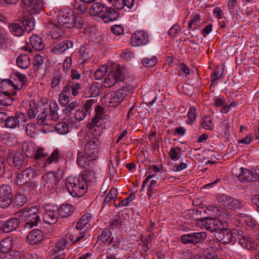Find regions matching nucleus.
<instances>
[{"mask_svg": "<svg viewBox=\"0 0 259 259\" xmlns=\"http://www.w3.org/2000/svg\"><path fill=\"white\" fill-rule=\"evenodd\" d=\"M37 207L33 206L24 207L19 210L16 214L25 222L24 225V230H27L37 226L40 222Z\"/></svg>", "mask_w": 259, "mask_h": 259, "instance_id": "nucleus-1", "label": "nucleus"}, {"mask_svg": "<svg viewBox=\"0 0 259 259\" xmlns=\"http://www.w3.org/2000/svg\"><path fill=\"white\" fill-rule=\"evenodd\" d=\"M124 78V69L122 67L115 63H109L108 73L104 78V86L106 88H110L116 83L123 82Z\"/></svg>", "mask_w": 259, "mask_h": 259, "instance_id": "nucleus-2", "label": "nucleus"}, {"mask_svg": "<svg viewBox=\"0 0 259 259\" xmlns=\"http://www.w3.org/2000/svg\"><path fill=\"white\" fill-rule=\"evenodd\" d=\"M59 106L55 101L50 102L49 108H46L37 116L38 123H44L43 131L46 132V127L49 125L50 120L56 121L59 119Z\"/></svg>", "mask_w": 259, "mask_h": 259, "instance_id": "nucleus-3", "label": "nucleus"}, {"mask_svg": "<svg viewBox=\"0 0 259 259\" xmlns=\"http://www.w3.org/2000/svg\"><path fill=\"white\" fill-rule=\"evenodd\" d=\"M34 20L31 16H24L17 22L10 23L9 28L11 33L17 37L22 36L25 30L30 31L34 28Z\"/></svg>", "mask_w": 259, "mask_h": 259, "instance_id": "nucleus-4", "label": "nucleus"}, {"mask_svg": "<svg viewBox=\"0 0 259 259\" xmlns=\"http://www.w3.org/2000/svg\"><path fill=\"white\" fill-rule=\"evenodd\" d=\"M232 239L238 240L240 245L244 248L249 250H255L257 248V243L253 238L250 237L247 233L240 228L232 229Z\"/></svg>", "mask_w": 259, "mask_h": 259, "instance_id": "nucleus-5", "label": "nucleus"}, {"mask_svg": "<svg viewBox=\"0 0 259 259\" xmlns=\"http://www.w3.org/2000/svg\"><path fill=\"white\" fill-rule=\"evenodd\" d=\"M129 87H124L116 92H113L106 95L103 99L105 105L115 107L120 104L128 95Z\"/></svg>", "mask_w": 259, "mask_h": 259, "instance_id": "nucleus-6", "label": "nucleus"}, {"mask_svg": "<svg viewBox=\"0 0 259 259\" xmlns=\"http://www.w3.org/2000/svg\"><path fill=\"white\" fill-rule=\"evenodd\" d=\"M66 187L69 194L73 197L82 196L88 188L80 178L78 179L71 177L67 179Z\"/></svg>", "mask_w": 259, "mask_h": 259, "instance_id": "nucleus-7", "label": "nucleus"}, {"mask_svg": "<svg viewBox=\"0 0 259 259\" xmlns=\"http://www.w3.org/2000/svg\"><path fill=\"white\" fill-rule=\"evenodd\" d=\"M63 167H59L55 172L49 171L42 176V184L45 187L52 190L56 187L63 176Z\"/></svg>", "mask_w": 259, "mask_h": 259, "instance_id": "nucleus-8", "label": "nucleus"}, {"mask_svg": "<svg viewBox=\"0 0 259 259\" xmlns=\"http://www.w3.org/2000/svg\"><path fill=\"white\" fill-rule=\"evenodd\" d=\"M28 157L21 152L11 151L8 152L6 160L10 166H14L16 169H19L27 164Z\"/></svg>", "mask_w": 259, "mask_h": 259, "instance_id": "nucleus-9", "label": "nucleus"}, {"mask_svg": "<svg viewBox=\"0 0 259 259\" xmlns=\"http://www.w3.org/2000/svg\"><path fill=\"white\" fill-rule=\"evenodd\" d=\"M74 18V12L69 8L62 9L57 13V19L58 24L66 28H72Z\"/></svg>", "mask_w": 259, "mask_h": 259, "instance_id": "nucleus-10", "label": "nucleus"}, {"mask_svg": "<svg viewBox=\"0 0 259 259\" xmlns=\"http://www.w3.org/2000/svg\"><path fill=\"white\" fill-rule=\"evenodd\" d=\"M36 176V169L28 167L20 172H16L14 182L18 185H24L29 183Z\"/></svg>", "mask_w": 259, "mask_h": 259, "instance_id": "nucleus-11", "label": "nucleus"}, {"mask_svg": "<svg viewBox=\"0 0 259 259\" xmlns=\"http://www.w3.org/2000/svg\"><path fill=\"white\" fill-rule=\"evenodd\" d=\"M97 101L95 99H90L82 102L75 112V119L78 121H82L88 115L90 116L93 106Z\"/></svg>", "mask_w": 259, "mask_h": 259, "instance_id": "nucleus-12", "label": "nucleus"}, {"mask_svg": "<svg viewBox=\"0 0 259 259\" xmlns=\"http://www.w3.org/2000/svg\"><path fill=\"white\" fill-rule=\"evenodd\" d=\"M13 192L11 186L8 184H3L0 186V207L7 208L12 204Z\"/></svg>", "mask_w": 259, "mask_h": 259, "instance_id": "nucleus-13", "label": "nucleus"}, {"mask_svg": "<svg viewBox=\"0 0 259 259\" xmlns=\"http://www.w3.org/2000/svg\"><path fill=\"white\" fill-rule=\"evenodd\" d=\"M206 238L204 232H195L183 234L180 237V241L183 244H192L196 245L203 241Z\"/></svg>", "mask_w": 259, "mask_h": 259, "instance_id": "nucleus-14", "label": "nucleus"}, {"mask_svg": "<svg viewBox=\"0 0 259 259\" xmlns=\"http://www.w3.org/2000/svg\"><path fill=\"white\" fill-rule=\"evenodd\" d=\"M21 8L30 15L37 14L44 9L42 0H22Z\"/></svg>", "mask_w": 259, "mask_h": 259, "instance_id": "nucleus-15", "label": "nucleus"}, {"mask_svg": "<svg viewBox=\"0 0 259 259\" xmlns=\"http://www.w3.org/2000/svg\"><path fill=\"white\" fill-rule=\"evenodd\" d=\"M96 158L86 154L82 151L78 150L76 159L77 165L82 168H90L95 166V160Z\"/></svg>", "mask_w": 259, "mask_h": 259, "instance_id": "nucleus-16", "label": "nucleus"}, {"mask_svg": "<svg viewBox=\"0 0 259 259\" xmlns=\"http://www.w3.org/2000/svg\"><path fill=\"white\" fill-rule=\"evenodd\" d=\"M84 169V170L81 172L79 178L88 187L91 182L97 178L99 169L97 165L90 167L89 169Z\"/></svg>", "mask_w": 259, "mask_h": 259, "instance_id": "nucleus-17", "label": "nucleus"}, {"mask_svg": "<svg viewBox=\"0 0 259 259\" xmlns=\"http://www.w3.org/2000/svg\"><path fill=\"white\" fill-rule=\"evenodd\" d=\"M131 41L133 46H143L149 42V35L145 31L137 30L132 34Z\"/></svg>", "mask_w": 259, "mask_h": 259, "instance_id": "nucleus-18", "label": "nucleus"}, {"mask_svg": "<svg viewBox=\"0 0 259 259\" xmlns=\"http://www.w3.org/2000/svg\"><path fill=\"white\" fill-rule=\"evenodd\" d=\"M30 185H27L24 186L23 191V194L20 193H17L13 196L12 204L14 208H19L23 206L27 201V198L25 195L28 194V192L31 188Z\"/></svg>", "mask_w": 259, "mask_h": 259, "instance_id": "nucleus-19", "label": "nucleus"}, {"mask_svg": "<svg viewBox=\"0 0 259 259\" xmlns=\"http://www.w3.org/2000/svg\"><path fill=\"white\" fill-rule=\"evenodd\" d=\"M202 225L205 229L213 235L223 228L224 224L218 219L206 218L202 221Z\"/></svg>", "mask_w": 259, "mask_h": 259, "instance_id": "nucleus-20", "label": "nucleus"}, {"mask_svg": "<svg viewBox=\"0 0 259 259\" xmlns=\"http://www.w3.org/2000/svg\"><path fill=\"white\" fill-rule=\"evenodd\" d=\"M214 236L219 241L224 244L230 243L233 240L231 230L225 227V225L223 228L214 235Z\"/></svg>", "mask_w": 259, "mask_h": 259, "instance_id": "nucleus-21", "label": "nucleus"}, {"mask_svg": "<svg viewBox=\"0 0 259 259\" xmlns=\"http://www.w3.org/2000/svg\"><path fill=\"white\" fill-rule=\"evenodd\" d=\"M99 141L96 138L89 140L85 145L83 152L97 159L98 155Z\"/></svg>", "mask_w": 259, "mask_h": 259, "instance_id": "nucleus-22", "label": "nucleus"}, {"mask_svg": "<svg viewBox=\"0 0 259 259\" xmlns=\"http://www.w3.org/2000/svg\"><path fill=\"white\" fill-rule=\"evenodd\" d=\"M20 220L18 218H11L8 219L3 225H0V228L4 233H10L15 231L20 225Z\"/></svg>", "mask_w": 259, "mask_h": 259, "instance_id": "nucleus-23", "label": "nucleus"}, {"mask_svg": "<svg viewBox=\"0 0 259 259\" xmlns=\"http://www.w3.org/2000/svg\"><path fill=\"white\" fill-rule=\"evenodd\" d=\"M73 42L69 39H65L55 45L51 50L52 53L56 55L63 53L66 50L72 48Z\"/></svg>", "mask_w": 259, "mask_h": 259, "instance_id": "nucleus-24", "label": "nucleus"}, {"mask_svg": "<svg viewBox=\"0 0 259 259\" xmlns=\"http://www.w3.org/2000/svg\"><path fill=\"white\" fill-rule=\"evenodd\" d=\"M18 88L14 84V83L10 79H4L0 83V92L1 93H5L11 94L13 96H15L17 94V91Z\"/></svg>", "mask_w": 259, "mask_h": 259, "instance_id": "nucleus-25", "label": "nucleus"}, {"mask_svg": "<svg viewBox=\"0 0 259 259\" xmlns=\"http://www.w3.org/2000/svg\"><path fill=\"white\" fill-rule=\"evenodd\" d=\"M240 218L242 219L241 220L242 221L240 222V223H242L243 222H244V223L246 224L248 227L258 233L259 232V225L256 223L255 220H253L251 217L242 213L235 215V219L238 220Z\"/></svg>", "mask_w": 259, "mask_h": 259, "instance_id": "nucleus-26", "label": "nucleus"}, {"mask_svg": "<svg viewBox=\"0 0 259 259\" xmlns=\"http://www.w3.org/2000/svg\"><path fill=\"white\" fill-rule=\"evenodd\" d=\"M86 235L85 230L76 229L68 233L66 235L72 244H75L83 239Z\"/></svg>", "mask_w": 259, "mask_h": 259, "instance_id": "nucleus-27", "label": "nucleus"}, {"mask_svg": "<svg viewBox=\"0 0 259 259\" xmlns=\"http://www.w3.org/2000/svg\"><path fill=\"white\" fill-rule=\"evenodd\" d=\"M42 232L38 229L31 230L27 235V241L30 244H35L43 239Z\"/></svg>", "mask_w": 259, "mask_h": 259, "instance_id": "nucleus-28", "label": "nucleus"}, {"mask_svg": "<svg viewBox=\"0 0 259 259\" xmlns=\"http://www.w3.org/2000/svg\"><path fill=\"white\" fill-rule=\"evenodd\" d=\"M81 83L69 81L63 89V92L76 96L79 94V91L81 89Z\"/></svg>", "mask_w": 259, "mask_h": 259, "instance_id": "nucleus-29", "label": "nucleus"}, {"mask_svg": "<svg viewBox=\"0 0 259 259\" xmlns=\"http://www.w3.org/2000/svg\"><path fill=\"white\" fill-rule=\"evenodd\" d=\"M104 12L101 19L105 23H109L116 20L119 17V13L111 7H107V10L104 11Z\"/></svg>", "mask_w": 259, "mask_h": 259, "instance_id": "nucleus-30", "label": "nucleus"}, {"mask_svg": "<svg viewBox=\"0 0 259 259\" xmlns=\"http://www.w3.org/2000/svg\"><path fill=\"white\" fill-rule=\"evenodd\" d=\"M13 239L12 237H7L4 238L0 242V250L1 253L6 254V253H12L13 248Z\"/></svg>", "mask_w": 259, "mask_h": 259, "instance_id": "nucleus-31", "label": "nucleus"}, {"mask_svg": "<svg viewBox=\"0 0 259 259\" xmlns=\"http://www.w3.org/2000/svg\"><path fill=\"white\" fill-rule=\"evenodd\" d=\"M74 119L73 117H70L67 119V123L65 122H60L56 124L55 129L58 134L60 135H65L69 132V125L74 123Z\"/></svg>", "mask_w": 259, "mask_h": 259, "instance_id": "nucleus-32", "label": "nucleus"}, {"mask_svg": "<svg viewBox=\"0 0 259 259\" xmlns=\"http://www.w3.org/2000/svg\"><path fill=\"white\" fill-rule=\"evenodd\" d=\"M118 195L117 189L113 188L111 189L106 196L103 203V207L109 206L113 203H114Z\"/></svg>", "mask_w": 259, "mask_h": 259, "instance_id": "nucleus-33", "label": "nucleus"}, {"mask_svg": "<svg viewBox=\"0 0 259 259\" xmlns=\"http://www.w3.org/2000/svg\"><path fill=\"white\" fill-rule=\"evenodd\" d=\"M107 10V6L101 3L96 2L93 4L91 9V13L93 15L101 18L104 11Z\"/></svg>", "mask_w": 259, "mask_h": 259, "instance_id": "nucleus-34", "label": "nucleus"}, {"mask_svg": "<svg viewBox=\"0 0 259 259\" xmlns=\"http://www.w3.org/2000/svg\"><path fill=\"white\" fill-rule=\"evenodd\" d=\"M74 207L70 204H62L58 209V213L62 218H67L73 213Z\"/></svg>", "mask_w": 259, "mask_h": 259, "instance_id": "nucleus-35", "label": "nucleus"}, {"mask_svg": "<svg viewBox=\"0 0 259 259\" xmlns=\"http://www.w3.org/2000/svg\"><path fill=\"white\" fill-rule=\"evenodd\" d=\"M48 27L51 29L50 35L53 39H58L63 36L64 31L60 27L54 26L52 22L50 23Z\"/></svg>", "mask_w": 259, "mask_h": 259, "instance_id": "nucleus-36", "label": "nucleus"}, {"mask_svg": "<svg viewBox=\"0 0 259 259\" xmlns=\"http://www.w3.org/2000/svg\"><path fill=\"white\" fill-rule=\"evenodd\" d=\"M32 47L37 50L41 51L45 48V45L42 38L37 35H32L29 39Z\"/></svg>", "mask_w": 259, "mask_h": 259, "instance_id": "nucleus-37", "label": "nucleus"}, {"mask_svg": "<svg viewBox=\"0 0 259 259\" xmlns=\"http://www.w3.org/2000/svg\"><path fill=\"white\" fill-rule=\"evenodd\" d=\"M57 215L56 212L54 210H47L43 214V220L46 224H55L57 221Z\"/></svg>", "mask_w": 259, "mask_h": 259, "instance_id": "nucleus-38", "label": "nucleus"}, {"mask_svg": "<svg viewBox=\"0 0 259 259\" xmlns=\"http://www.w3.org/2000/svg\"><path fill=\"white\" fill-rule=\"evenodd\" d=\"M241 173L238 176V180L242 182L252 181L253 177L251 170L241 167Z\"/></svg>", "mask_w": 259, "mask_h": 259, "instance_id": "nucleus-39", "label": "nucleus"}, {"mask_svg": "<svg viewBox=\"0 0 259 259\" xmlns=\"http://www.w3.org/2000/svg\"><path fill=\"white\" fill-rule=\"evenodd\" d=\"M92 215L91 213H86L82 215L76 225L75 229L84 230V228L91 220Z\"/></svg>", "mask_w": 259, "mask_h": 259, "instance_id": "nucleus-40", "label": "nucleus"}, {"mask_svg": "<svg viewBox=\"0 0 259 259\" xmlns=\"http://www.w3.org/2000/svg\"><path fill=\"white\" fill-rule=\"evenodd\" d=\"M112 237V232L110 228H104L102 230L101 233L98 236V240L103 243H107Z\"/></svg>", "mask_w": 259, "mask_h": 259, "instance_id": "nucleus-41", "label": "nucleus"}, {"mask_svg": "<svg viewBox=\"0 0 259 259\" xmlns=\"http://www.w3.org/2000/svg\"><path fill=\"white\" fill-rule=\"evenodd\" d=\"M17 66L22 69H26L30 65L29 57L27 55H21L17 59Z\"/></svg>", "mask_w": 259, "mask_h": 259, "instance_id": "nucleus-42", "label": "nucleus"}, {"mask_svg": "<svg viewBox=\"0 0 259 259\" xmlns=\"http://www.w3.org/2000/svg\"><path fill=\"white\" fill-rule=\"evenodd\" d=\"M95 108V111L96 112L95 116L92 119L91 123L92 124H96L99 122V120L102 119V116L104 113V108L103 107L98 105H95L93 106Z\"/></svg>", "mask_w": 259, "mask_h": 259, "instance_id": "nucleus-43", "label": "nucleus"}, {"mask_svg": "<svg viewBox=\"0 0 259 259\" xmlns=\"http://www.w3.org/2000/svg\"><path fill=\"white\" fill-rule=\"evenodd\" d=\"M61 154L58 150H55L51 155L46 159L44 163L45 166L51 165L53 163H56L60 160Z\"/></svg>", "mask_w": 259, "mask_h": 259, "instance_id": "nucleus-44", "label": "nucleus"}, {"mask_svg": "<svg viewBox=\"0 0 259 259\" xmlns=\"http://www.w3.org/2000/svg\"><path fill=\"white\" fill-rule=\"evenodd\" d=\"M64 79L63 73L60 71H56L53 75L52 80L51 83V87L53 89H55L58 87L60 82Z\"/></svg>", "mask_w": 259, "mask_h": 259, "instance_id": "nucleus-45", "label": "nucleus"}, {"mask_svg": "<svg viewBox=\"0 0 259 259\" xmlns=\"http://www.w3.org/2000/svg\"><path fill=\"white\" fill-rule=\"evenodd\" d=\"M202 127L206 130L211 131L213 129L214 124L212 119L209 116H204L200 121Z\"/></svg>", "mask_w": 259, "mask_h": 259, "instance_id": "nucleus-46", "label": "nucleus"}, {"mask_svg": "<svg viewBox=\"0 0 259 259\" xmlns=\"http://www.w3.org/2000/svg\"><path fill=\"white\" fill-rule=\"evenodd\" d=\"M144 98L147 105L150 106L156 101L157 95L154 91H151L144 95Z\"/></svg>", "mask_w": 259, "mask_h": 259, "instance_id": "nucleus-47", "label": "nucleus"}, {"mask_svg": "<svg viewBox=\"0 0 259 259\" xmlns=\"http://www.w3.org/2000/svg\"><path fill=\"white\" fill-rule=\"evenodd\" d=\"M11 96H13L11 94L2 93L0 94V104L1 105L8 106L12 105L13 99Z\"/></svg>", "mask_w": 259, "mask_h": 259, "instance_id": "nucleus-48", "label": "nucleus"}, {"mask_svg": "<svg viewBox=\"0 0 259 259\" xmlns=\"http://www.w3.org/2000/svg\"><path fill=\"white\" fill-rule=\"evenodd\" d=\"M109 70V63L108 65H102L98 69H97L95 73L94 76L96 80L101 79L106 74V73H108Z\"/></svg>", "mask_w": 259, "mask_h": 259, "instance_id": "nucleus-49", "label": "nucleus"}, {"mask_svg": "<svg viewBox=\"0 0 259 259\" xmlns=\"http://www.w3.org/2000/svg\"><path fill=\"white\" fill-rule=\"evenodd\" d=\"M233 198L225 194H220L217 196L218 202L228 207H230V204L231 203V201H233Z\"/></svg>", "mask_w": 259, "mask_h": 259, "instance_id": "nucleus-50", "label": "nucleus"}, {"mask_svg": "<svg viewBox=\"0 0 259 259\" xmlns=\"http://www.w3.org/2000/svg\"><path fill=\"white\" fill-rule=\"evenodd\" d=\"M233 198L225 194H220L217 196L218 202L228 207H230V204L231 203V201H233Z\"/></svg>", "mask_w": 259, "mask_h": 259, "instance_id": "nucleus-51", "label": "nucleus"}, {"mask_svg": "<svg viewBox=\"0 0 259 259\" xmlns=\"http://www.w3.org/2000/svg\"><path fill=\"white\" fill-rule=\"evenodd\" d=\"M15 118L19 128L25 126V122L27 121V117L24 113L17 112L15 115Z\"/></svg>", "mask_w": 259, "mask_h": 259, "instance_id": "nucleus-52", "label": "nucleus"}, {"mask_svg": "<svg viewBox=\"0 0 259 259\" xmlns=\"http://www.w3.org/2000/svg\"><path fill=\"white\" fill-rule=\"evenodd\" d=\"M72 245L70 240L66 235L65 238H61L56 244V248L59 250H63L69 246Z\"/></svg>", "mask_w": 259, "mask_h": 259, "instance_id": "nucleus-53", "label": "nucleus"}, {"mask_svg": "<svg viewBox=\"0 0 259 259\" xmlns=\"http://www.w3.org/2000/svg\"><path fill=\"white\" fill-rule=\"evenodd\" d=\"M157 57L153 56L151 58H144L142 60V63L146 67H151L155 65L157 62Z\"/></svg>", "mask_w": 259, "mask_h": 259, "instance_id": "nucleus-54", "label": "nucleus"}, {"mask_svg": "<svg viewBox=\"0 0 259 259\" xmlns=\"http://www.w3.org/2000/svg\"><path fill=\"white\" fill-rule=\"evenodd\" d=\"M38 111V109L36 104L33 101H30L29 108L27 111V114L29 118L31 119L35 118Z\"/></svg>", "mask_w": 259, "mask_h": 259, "instance_id": "nucleus-55", "label": "nucleus"}, {"mask_svg": "<svg viewBox=\"0 0 259 259\" xmlns=\"http://www.w3.org/2000/svg\"><path fill=\"white\" fill-rule=\"evenodd\" d=\"M88 93L92 97H96L98 96L100 93V89L98 83L96 82L93 83L89 88Z\"/></svg>", "mask_w": 259, "mask_h": 259, "instance_id": "nucleus-56", "label": "nucleus"}, {"mask_svg": "<svg viewBox=\"0 0 259 259\" xmlns=\"http://www.w3.org/2000/svg\"><path fill=\"white\" fill-rule=\"evenodd\" d=\"M188 119L187 120V123L191 124L192 123L196 118V108L194 107H191L189 108V110L187 113Z\"/></svg>", "mask_w": 259, "mask_h": 259, "instance_id": "nucleus-57", "label": "nucleus"}, {"mask_svg": "<svg viewBox=\"0 0 259 259\" xmlns=\"http://www.w3.org/2000/svg\"><path fill=\"white\" fill-rule=\"evenodd\" d=\"M181 148L179 147H176V148L171 147L168 153L169 156L174 161H176L180 158L178 156L179 153H180Z\"/></svg>", "mask_w": 259, "mask_h": 259, "instance_id": "nucleus-58", "label": "nucleus"}, {"mask_svg": "<svg viewBox=\"0 0 259 259\" xmlns=\"http://www.w3.org/2000/svg\"><path fill=\"white\" fill-rule=\"evenodd\" d=\"M44 58L39 55H36L34 56V70L35 71H38L40 66L44 64Z\"/></svg>", "mask_w": 259, "mask_h": 259, "instance_id": "nucleus-59", "label": "nucleus"}, {"mask_svg": "<svg viewBox=\"0 0 259 259\" xmlns=\"http://www.w3.org/2000/svg\"><path fill=\"white\" fill-rule=\"evenodd\" d=\"M25 131L28 136L34 137L36 133L35 124L31 123L27 124L26 126Z\"/></svg>", "mask_w": 259, "mask_h": 259, "instance_id": "nucleus-60", "label": "nucleus"}, {"mask_svg": "<svg viewBox=\"0 0 259 259\" xmlns=\"http://www.w3.org/2000/svg\"><path fill=\"white\" fill-rule=\"evenodd\" d=\"M73 24L72 27H75L76 28H80L84 24V21L83 18L80 16H76L74 14V18L73 19Z\"/></svg>", "mask_w": 259, "mask_h": 259, "instance_id": "nucleus-61", "label": "nucleus"}, {"mask_svg": "<svg viewBox=\"0 0 259 259\" xmlns=\"http://www.w3.org/2000/svg\"><path fill=\"white\" fill-rule=\"evenodd\" d=\"M7 127L15 128L17 126L15 116L7 117L5 123Z\"/></svg>", "mask_w": 259, "mask_h": 259, "instance_id": "nucleus-62", "label": "nucleus"}, {"mask_svg": "<svg viewBox=\"0 0 259 259\" xmlns=\"http://www.w3.org/2000/svg\"><path fill=\"white\" fill-rule=\"evenodd\" d=\"M110 30L116 35H120L123 34L124 28L121 25H114L110 28Z\"/></svg>", "mask_w": 259, "mask_h": 259, "instance_id": "nucleus-63", "label": "nucleus"}, {"mask_svg": "<svg viewBox=\"0 0 259 259\" xmlns=\"http://www.w3.org/2000/svg\"><path fill=\"white\" fill-rule=\"evenodd\" d=\"M121 241V238L116 237L115 239L114 237L112 236L107 243H108V245L111 244L113 248L117 249L119 247Z\"/></svg>", "mask_w": 259, "mask_h": 259, "instance_id": "nucleus-64", "label": "nucleus"}]
</instances>
